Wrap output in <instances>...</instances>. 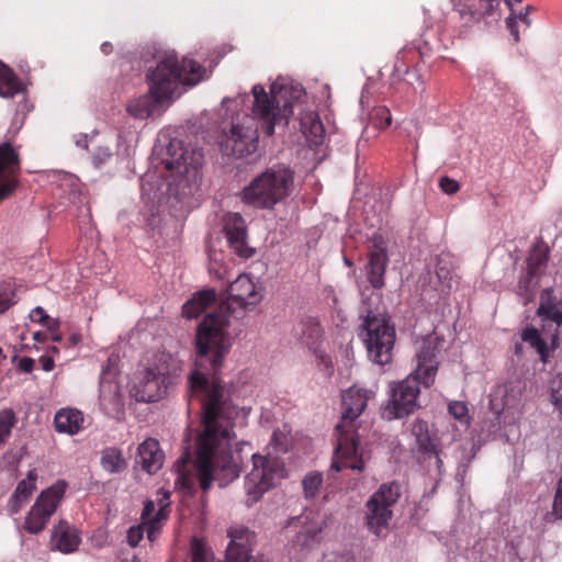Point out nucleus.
Wrapping results in <instances>:
<instances>
[{"instance_id":"nucleus-1","label":"nucleus","mask_w":562,"mask_h":562,"mask_svg":"<svg viewBox=\"0 0 562 562\" xmlns=\"http://www.w3.org/2000/svg\"><path fill=\"white\" fill-rule=\"evenodd\" d=\"M228 297L215 311L207 313L198 326L195 370L189 375V396L198 398L203 411L194 457L186 449L175 463V488L192 493L195 485L207 491L213 482L223 487L240 473V452L247 442H236L234 419L239 409L216 374L228 352V317L241 318L262 299L261 286L248 276H238L228 286Z\"/></svg>"},{"instance_id":"nucleus-2","label":"nucleus","mask_w":562,"mask_h":562,"mask_svg":"<svg viewBox=\"0 0 562 562\" xmlns=\"http://www.w3.org/2000/svg\"><path fill=\"white\" fill-rule=\"evenodd\" d=\"M304 95V89L300 83L290 78L278 77L269 83L268 89L257 83L252 86L250 95L244 93L236 98H224L222 108L227 111L248 100L251 103V114L233 116L229 130L223 134L222 153L235 158L254 154L258 146L259 126L266 135H272L276 125L288 124L294 104Z\"/></svg>"},{"instance_id":"nucleus-3","label":"nucleus","mask_w":562,"mask_h":562,"mask_svg":"<svg viewBox=\"0 0 562 562\" xmlns=\"http://www.w3.org/2000/svg\"><path fill=\"white\" fill-rule=\"evenodd\" d=\"M202 162V151L186 147L176 130H161L153 148L151 167L140 178L143 201L155 207L191 194Z\"/></svg>"},{"instance_id":"nucleus-4","label":"nucleus","mask_w":562,"mask_h":562,"mask_svg":"<svg viewBox=\"0 0 562 562\" xmlns=\"http://www.w3.org/2000/svg\"><path fill=\"white\" fill-rule=\"evenodd\" d=\"M374 397L375 389L359 385H352L342 393V411L340 422L336 426L337 447L331 470L338 472L342 468H348L353 471H363L369 457L359 443V417L364 412L369 401Z\"/></svg>"},{"instance_id":"nucleus-5","label":"nucleus","mask_w":562,"mask_h":562,"mask_svg":"<svg viewBox=\"0 0 562 562\" xmlns=\"http://www.w3.org/2000/svg\"><path fill=\"white\" fill-rule=\"evenodd\" d=\"M437 338H424L416 351V368L403 381L390 384V401L383 415L389 419L402 418L417 408L419 382L428 387L436 378L438 369Z\"/></svg>"},{"instance_id":"nucleus-6","label":"nucleus","mask_w":562,"mask_h":562,"mask_svg":"<svg viewBox=\"0 0 562 562\" xmlns=\"http://www.w3.org/2000/svg\"><path fill=\"white\" fill-rule=\"evenodd\" d=\"M155 66L147 69L146 80L150 92L170 104L183 92L209 77L205 68L189 58L179 59L173 50L159 52Z\"/></svg>"},{"instance_id":"nucleus-7","label":"nucleus","mask_w":562,"mask_h":562,"mask_svg":"<svg viewBox=\"0 0 562 562\" xmlns=\"http://www.w3.org/2000/svg\"><path fill=\"white\" fill-rule=\"evenodd\" d=\"M183 362L168 352H159L133 378L130 393L137 402H156L166 395L182 372Z\"/></svg>"},{"instance_id":"nucleus-8","label":"nucleus","mask_w":562,"mask_h":562,"mask_svg":"<svg viewBox=\"0 0 562 562\" xmlns=\"http://www.w3.org/2000/svg\"><path fill=\"white\" fill-rule=\"evenodd\" d=\"M294 187V172L283 164H276L256 176L241 193V201L259 210H270L285 198Z\"/></svg>"},{"instance_id":"nucleus-9","label":"nucleus","mask_w":562,"mask_h":562,"mask_svg":"<svg viewBox=\"0 0 562 562\" xmlns=\"http://www.w3.org/2000/svg\"><path fill=\"white\" fill-rule=\"evenodd\" d=\"M537 315L542 324V330L527 327L522 331L521 339L536 350L542 362H547L550 351L547 340L554 345L558 339V329L562 325V299L553 295L551 289L543 290Z\"/></svg>"},{"instance_id":"nucleus-10","label":"nucleus","mask_w":562,"mask_h":562,"mask_svg":"<svg viewBox=\"0 0 562 562\" xmlns=\"http://www.w3.org/2000/svg\"><path fill=\"white\" fill-rule=\"evenodd\" d=\"M252 468L245 477L244 488L246 503L251 506L285 476L284 463L281 458L267 452L266 456L254 453Z\"/></svg>"},{"instance_id":"nucleus-11","label":"nucleus","mask_w":562,"mask_h":562,"mask_svg":"<svg viewBox=\"0 0 562 562\" xmlns=\"http://www.w3.org/2000/svg\"><path fill=\"white\" fill-rule=\"evenodd\" d=\"M360 336L369 358L374 363L384 366L391 361L395 329L386 314L369 312L362 324Z\"/></svg>"},{"instance_id":"nucleus-12","label":"nucleus","mask_w":562,"mask_h":562,"mask_svg":"<svg viewBox=\"0 0 562 562\" xmlns=\"http://www.w3.org/2000/svg\"><path fill=\"white\" fill-rule=\"evenodd\" d=\"M400 497L397 483L382 484L366 504V525L368 529L379 538H385L390 531L393 517L392 507Z\"/></svg>"},{"instance_id":"nucleus-13","label":"nucleus","mask_w":562,"mask_h":562,"mask_svg":"<svg viewBox=\"0 0 562 562\" xmlns=\"http://www.w3.org/2000/svg\"><path fill=\"white\" fill-rule=\"evenodd\" d=\"M66 487L67 484L64 481H58L37 496L25 517L23 525L25 531L37 535L45 529L48 520L59 506Z\"/></svg>"},{"instance_id":"nucleus-14","label":"nucleus","mask_w":562,"mask_h":562,"mask_svg":"<svg viewBox=\"0 0 562 562\" xmlns=\"http://www.w3.org/2000/svg\"><path fill=\"white\" fill-rule=\"evenodd\" d=\"M459 16L458 34L465 38L473 29L487 18L498 16L502 0H450Z\"/></svg>"},{"instance_id":"nucleus-15","label":"nucleus","mask_w":562,"mask_h":562,"mask_svg":"<svg viewBox=\"0 0 562 562\" xmlns=\"http://www.w3.org/2000/svg\"><path fill=\"white\" fill-rule=\"evenodd\" d=\"M99 406L105 415L114 418H121L124 413L122 394L119 383L115 381V370L111 367L101 372Z\"/></svg>"},{"instance_id":"nucleus-16","label":"nucleus","mask_w":562,"mask_h":562,"mask_svg":"<svg viewBox=\"0 0 562 562\" xmlns=\"http://www.w3.org/2000/svg\"><path fill=\"white\" fill-rule=\"evenodd\" d=\"M19 156L9 143L0 144V202L11 195L18 184Z\"/></svg>"},{"instance_id":"nucleus-17","label":"nucleus","mask_w":562,"mask_h":562,"mask_svg":"<svg viewBox=\"0 0 562 562\" xmlns=\"http://www.w3.org/2000/svg\"><path fill=\"white\" fill-rule=\"evenodd\" d=\"M224 232L232 250L241 258L252 256V248L247 245L245 220L238 213H229L224 218Z\"/></svg>"},{"instance_id":"nucleus-18","label":"nucleus","mask_w":562,"mask_h":562,"mask_svg":"<svg viewBox=\"0 0 562 562\" xmlns=\"http://www.w3.org/2000/svg\"><path fill=\"white\" fill-rule=\"evenodd\" d=\"M158 97V94L151 93L148 88V92L146 94L135 98L127 103L126 111L130 115L138 120H145L156 114H160L170 105V103L166 100L159 99Z\"/></svg>"},{"instance_id":"nucleus-19","label":"nucleus","mask_w":562,"mask_h":562,"mask_svg":"<svg viewBox=\"0 0 562 562\" xmlns=\"http://www.w3.org/2000/svg\"><path fill=\"white\" fill-rule=\"evenodd\" d=\"M411 432L419 451L432 457L438 472L441 473L442 460L437 449L436 436L430 431L428 423L422 419L415 420L412 424Z\"/></svg>"},{"instance_id":"nucleus-20","label":"nucleus","mask_w":562,"mask_h":562,"mask_svg":"<svg viewBox=\"0 0 562 562\" xmlns=\"http://www.w3.org/2000/svg\"><path fill=\"white\" fill-rule=\"evenodd\" d=\"M50 543L53 549L61 553H72L79 547L80 536L75 527L60 520L52 530Z\"/></svg>"},{"instance_id":"nucleus-21","label":"nucleus","mask_w":562,"mask_h":562,"mask_svg":"<svg viewBox=\"0 0 562 562\" xmlns=\"http://www.w3.org/2000/svg\"><path fill=\"white\" fill-rule=\"evenodd\" d=\"M167 517L168 512H166V504L158 508L154 501H148L145 503L142 513V522L146 527L147 539L150 542L156 539L161 521L167 519Z\"/></svg>"},{"instance_id":"nucleus-22","label":"nucleus","mask_w":562,"mask_h":562,"mask_svg":"<svg viewBox=\"0 0 562 562\" xmlns=\"http://www.w3.org/2000/svg\"><path fill=\"white\" fill-rule=\"evenodd\" d=\"M139 463L148 473H156L162 465L164 454L156 439L149 438L138 447Z\"/></svg>"},{"instance_id":"nucleus-23","label":"nucleus","mask_w":562,"mask_h":562,"mask_svg":"<svg viewBox=\"0 0 562 562\" xmlns=\"http://www.w3.org/2000/svg\"><path fill=\"white\" fill-rule=\"evenodd\" d=\"M301 131L311 146H318L323 144L325 137L324 126L314 112H306L300 119Z\"/></svg>"},{"instance_id":"nucleus-24","label":"nucleus","mask_w":562,"mask_h":562,"mask_svg":"<svg viewBox=\"0 0 562 562\" xmlns=\"http://www.w3.org/2000/svg\"><path fill=\"white\" fill-rule=\"evenodd\" d=\"M82 413L72 408H63L55 415L54 424L58 432L75 435L81 429Z\"/></svg>"},{"instance_id":"nucleus-25","label":"nucleus","mask_w":562,"mask_h":562,"mask_svg":"<svg viewBox=\"0 0 562 562\" xmlns=\"http://www.w3.org/2000/svg\"><path fill=\"white\" fill-rule=\"evenodd\" d=\"M435 289L441 293H448L457 283L451 261L448 257H440L435 267V280L430 279Z\"/></svg>"},{"instance_id":"nucleus-26","label":"nucleus","mask_w":562,"mask_h":562,"mask_svg":"<svg viewBox=\"0 0 562 562\" xmlns=\"http://www.w3.org/2000/svg\"><path fill=\"white\" fill-rule=\"evenodd\" d=\"M216 294L214 290H203L196 292L189 301L182 306V315L188 318H195L209 305L215 301Z\"/></svg>"},{"instance_id":"nucleus-27","label":"nucleus","mask_w":562,"mask_h":562,"mask_svg":"<svg viewBox=\"0 0 562 562\" xmlns=\"http://www.w3.org/2000/svg\"><path fill=\"white\" fill-rule=\"evenodd\" d=\"M22 91L23 86L13 71L0 61V97L12 98Z\"/></svg>"},{"instance_id":"nucleus-28","label":"nucleus","mask_w":562,"mask_h":562,"mask_svg":"<svg viewBox=\"0 0 562 562\" xmlns=\"http://www.w3.org/2000/svg\"><path fill=\"white\" fill-rule=\"evenodd\" d=\"M387 263L386 255H372L370 254L368 263V278L372 286L381 288L384 284L383 276Z\"/></svg>"},{"instance_id":"nucleus-29","label":"nucleus","mask_w":562,"mask_h":562,"mask_svg":"<svg viewBox=\"0 0 562 562\" xmlns=\"http://www.w3.org/2000/svg\"><path fill=\"white\" fill-rule=\"evenodd\" d=\"M321 336L322 328L316 319L310 317L302 321L300 337L305 345L314 348Z\"/></svg>"},{"instance_id":"nucleus-30","label":"nucleus","mask_w":562,"mask_h":562,"mask_svg":"<svg viewBox=\"0 0 562 562\" xmlns=\"http://www.w3.org/2000/svg\"><path fill=\"white\" fill-rule=\"evenodd\" d=\"M548 261V249L543 245L532 248L527 260V269L531 274H539Z\"/></svg>"},{"instance_id":"nucleus-31","label":"nucleus","mask_w":562,"mask_h":562,"mask_svg":"<svg viewBox=\"0 0 562 562\" xmlns=\"http://www.w3.org/2000/svg\"><path fill=\"white\" fill-rule=\"evenodd\" d=\"M101 465L105 471L116 473L124 469L125 462L119 450L110 448L102 452Z\"/></svg>"},{"instance_id":"nucleus-32","label":"nucleus","mask_w":562,"mask_h":562,"mask_svg":"<svg viewBox=\"0 0 562 562\" xmlns=\"http://www.w3.org/2000/svg\"><path fill=\"white\" fill-rule=\"evenodd\" d=\"M505 1H506V4L512 10L510 15L506 19V25H507V29L509 30L512 36L514 37V40L518 41L519 34H518V30H517V20L522 22L528 27L530 25V20L528 18V14L532 10V7L527 5L525 9V12H519L517 15H515L513 12V0H505Z\"/></svg>"},{"instance_id":"nucleus-33","label":"nucleus","mask_w":562,"mask_h":562,"mask_svg":"<svg viewBox=\"0 0 562 562\" xmlns=\"http://www.w3.org/2000/svg\"><path fill=\"white\" fill-rule=\"evenodd\" d=\"M15 423V414L11 408L0 411V447L3 446L11 436Z\"/></svg>"},{"instance_id":"nucleus-34","label":"nucleus","mask_w":562,"mask_h":562,"mask_svg":"<svg viewBox=\"0 0 562 562\" xmlns=\"http://www.w3.org/2000/svg\"><path fill=\"white\" fill-rule=\"evenodd\" d=\"M323 483V475L318 472H312L305 475L302 485L306 498H314Z\"/></svg>"},{"instance_id":"nucleus-35","label":"nucleus","mask_w":562,"mask_h":562,"mask_svg":"<svg viewBox=\"0 0 562 562\" xmlns=\"http://www.w3.org/2000/svg\"><path fill=\"white\" fill-rule=\"evenodd\" d=\"M321 531L322 525L319 522L312 521L296 535V542L300 543L302 547H307L310 546V543L316 540Z\"/></svg>"},{"instance_id":"nucleus-36","label":"nucleus","mask_w":562,"mask_h":562,"mask_svg":"<svg viewBox=\"0 0 562 562\" xmlns=\"http://www.w3.org/2000/svg\"><path fill=\"white\" fill-rule=\"evenodd\" d=\"M289 448V438L285 434L276 430L273 431L270 440V445L268 447V452H271L272 456H277L280 458V453H284Z\"/></svg>"},{"instance_id":"nucleus-37","label":"nucleus","mask_w":562,"mask_h":562,"mask_svg":"<svg viewBox=\"0 0 562 562\" xmlns=\"http://www.w3.org/2000/svg\"><path fill=\"white\" fill-rule=\"evenodd\" d=\"M371 123L378 128H385L392 122L390 110L385 106H375L370 113Z\"/></svg>"},{"instance_id":"nucleus-38","label":"nucleus","mask_w":562,"mask_h":562,"mask_svg":"<svg viewBox=\"0 0 562 562\" xmlns=\"http://www.w3.org/2000/svg\"><path fill=\"white\" fill-rule=\"evenodd\" d=\"M538 274L529 273L527 269V273L521 278L518 284V293L525 297V301L528 302L533 297L535 289L537 286V278Z\"/></svg>"},{"instance_id":"nucleus-39","label":"nucleus","mask_w":562,"mask_h":562,"mask_svg":"<svg viewBox=\"0 0 562 562\" xmlns=\"http://www.w3.org/2000/svg\"><path fill=\"white\" fill-rule=\"evenodd\" d=\"M36 479H37L36 471L30 470L27 472L26 477L18 483V486L14 492H16L21 496L25 497L26 499H29L32 492L35 490Z\"/></svg>"},{"instance_id":"nucleus-40","label":"nucleus","mask_w":562,"mask_h":562,"mask_svg":"<svg viewBox=\"0 0 562 562\" xmlns=\"http://www.w3.org/2000/svg\"><path fill=\"white\" fill-rule=\"evenodd\" d=\"M461 452H462V459L460 460V463H459V467L457 470V474H456L457 481L460 483L463 482L465 472H467V467L470 463L471 459L475 454L474 446L469 445V447L462 448Z\"/></svg>"},{"instance_id":"nucleus-41","label":"nucleus","mask_w":562,"mask_h":562,"mask_svg":"<svg viewBox=\"0 0 562 562\" xmlns=\"http://www.w3.org/2000/svg\"><path fill=\"white\" fill-rule=\"evenodd\" d=\"M449 413L461 424H469V409L464 402L453 401L448 406Z\"/></svg>"},{"instance_id":"nucleus-42","label":"nucleus","mask_w":562,"mask_h":562,"mask_svg":"<svg viewBox=\"0 0 562 562\" xmlns=\"http://www.w3.org/2000/svg\"><path fill=\"white\" fill-rule=\"evenodd\" d=\"M61 188L64 191L68 190L69 202L75 203L79 198V184L78 179L72 175H64Z\"/></svg>"},{"instance_id":"nucleus-43","label":"nucleus","mask_w":562,"mask_h":562,"mask_svg":"<svg viewBox=\"0 0 562 562\" xmlns=\"http://www.w3.org/2000/svg\"><path fill=\"white\" fill-rule=\"evenodd\" d=\"M551 401L562 415V375H557L551 381Z\"/></svg>"},{"instance_id":"nucleus-44","label":"nucleus","mask_w":562,"mask_h":562,"mask_svg":"<svg viewBox=\"0 0 562 562\" xmlns=\"http://www.w3.org/2000/svg\"><path fill=\"white\" fill-rule=\"evenodd\" d=\"M322 562H356V560L351 551L344 550L325 554Z\"/></svg>"},{"instance_id":"nucleus-45","label":"nucleus","mask_w":562,"mask_h":562,"mask_svg":"<svg viewBox=\"0 0 562 562\" xmlns=\"http://www.w3.org/2000/svg\"><path fill=\"white\" fill-rule=\"evenodd\" d=\"M440 43L434 37L430 40H425L422 44L418 45L419 54L423 58L430 57L432 54L439 52Z\"/></svg>"},{"instance_id":"nucleus-46","label":"nucleus","mask_w":562,"mask_h":562,"mask_svg":"<svg viewBox=\"0 0 562 562\" xmlns=\"http://www.w3.org/2000/svg\"><path fill=\"white\" fill-rule=\"evenodd\" d=\"M146 532V527L142 522L138 526H133L127 531V542L132 547H136L139 541L143 539L144 533Z\"/></svg>"},{"instance_id":"nucleus-47","label":"nucleus","mask_w":562,"mask_h":562,"mask_svg":"<svg viewBox=\"0 0 562 562\" xmlns=\"http://www.w3.org/2000/svg\"><path fill=\"white\" fill-rule=\"evenodd\" d=\"M27 499L23 496H21L20 494H18L16 492H14L9 502H8V505H7V508H8V513L10 515H15L20 512V509L26 504Z\"/></svg>"},{"instance_id":"nucleus-48","label":"nucleus","mask_w":562,"mask_h":562,"mask_svg":"<svg viewBox=\"0 0 562 562\" xmlns=\"http://www.w3.org/2000/svg\"><path fill=\"white\" fill-rule=\"evenodd\" d=\"M552 514L562 519V477L558 481L557 491L553 499Z\"/></svg>"},{"instance_id":"nucleus-49","label":"nucleus","mask_w":562,"mask_h":562,"mask_svg":"<svg viewBox=\"0 0 562 562\" xmlns=\"http://www.w3.org/2000/svg\"><path fill=\"white\" fill-rule=\"evenodd\" d=\"M112 157V153L108 147H99L93 156L92 162L97 168L102 167L110 158Z\"/></svg>"},{"instance_id":"nucleus-50","label":"nucleus","mask_w":562,"mask_h":562,"mask_svg":"<svg viewBox=\"0 0 562 562\" xmlns=\"http://www.w3.org/2000/svg\"><path fill=\"white\" fill-rule=\"evenodd\" d=\"M371 243H372V249H371V252L372 255H378V254H381V255H386V243L383 238V236L379 233H374L372 238H371Z\"/></svg>"},{"instance_id":"nucleus-51","label":"nucleus","mask_w":562,"mask_h":562,"mask_svg":"<svg viewBox=\"0 0 562 562\" xmlns=\"http://www.w3.org/2000/svg\"><path fill=\"white\" fill-rule=\"evenodd\" d=\"M439 187L447 194H453L460 189L459 182L449 177H442Z\"/></svg>"},{"instance_id":"nucleus-52","label":"nucleus","mask_w":562,"mask_h":562,"mask_svg":"<svg viewBox=\"0 0 562 562\" xmlns=\"http://www.w3.org/2000/svg\"><path fill=\"white\" fill-rule=\"evenodd\" d=\"M30 318L33 322H37L40 324H44L46 321H48V315L46 314V312L42 307L37 306L34 310H32V312L30 314Z\"/></svg>"},{"instance_id":"nucleus-53","label":"nucleus","mask_w":562,"mask_h":562,"mask_svg":"<svg viewBox=\"0 0 562 562\" xmlns=\"http://www.w3.org/2000/svg\"><path fill=\"white\" fill-rule=\"evenodd\" d=\"M35 361L32 358L23 357L19 360L18 367L22 372L30 373L34 368Z\"/></svg>"},{"instance_id":"nucleus-54","label":"nucleus","mask_w":562,"mask_h":562,"mask_svg":"<svg viewBox=\"0 0 562 562\" xmlns=\"http://www.w3.org/2000/svg\"><path fill=\"white\" fill-rule=\"evenodd\" d=\"M88 140H89V137L87 134L74 135V142H75L76 146L79 148L87 149Z\"/></svg>"},{"instance_id":"nucleus-55","label":"nucleus","mask_w":562,"mask_h":562,"mask_svg":"<svg viewBox=\"0 0 562 562\" xmlns=\"http://www.w3.org/2000/svg\"><path fill=\"white\" fill-rule=\"evenodd\" d=\"M12 304L8 292H0V313L7 311Z\"/></svg>"},{"instance_id":"nucleus-56","label":"nucleus","mask_w":562,"mask_h":562,"mask_svg":"<svg viewBox=\"0 0 562 562\" xmlns=\"http://www.w3.org/2000/svg\"><path fill=\"white\" fill-rule=\"evenodd\" d=\"M158 494L160 495L159 499H158V504L157 507L160 508L161 505H165L166 504V509L168 508L169 506V496H170V493L168 491H165V490H160L158 492Z\"/></svg>"},{"instance_id":"nucleus-57","label":"nucleus","mask_w":562,"mask_h":562,"mask_svg":"<svg viewBox=\"0 0 562 562\" xmlns=\"http://www.w3.org/2000/svg\"><path fill=\"white\" fill-rule=\"evenodd\" d=\"M41 362H42V367H43V370L48 372V371H52L53 368H54V361L53 359L50 358H47V357H43L41 359Z\"/></svg>"},{"instance_id":"nucleus-58","label":"nucleus","mask_w":562,"mask_h":562,"mask_svg":"<svg viewBox=\"0 0 562 562\" xmlns=\"http://www.w3.org/2000/svg\"><path fill=\"white\" fill-rule=\"evenodd\" d=\"M101 50L108 55L110 54V52L112 50V45L109 43V42H104L102 45H101Z\"/></svg>"},{"instance_id":"nucleus-59","label":"nucleus","mask_w":562,"mask_h":562,"mask_svg":"<svg viewBox=\"0 0 562 562\" xmlns=\"http://www.w3.org/2000/svg\"><path fill=\"white\" fill-rule=\"evenodd\" d=\"M79 341V337L77 335H72L70 337V344L76 345Z\"/></svg>"},{"instance_id":"nucleus-60","label":"nucleus","mask_w":562,"mask_h":562,"mask_svg":"<svg viewBox=\"0 0 562 562\" xmlns=\"http://www.w3.org/2000/svg\"><path fill=\"white\" fill-rule=\"evenodd\" d=\"M57 321H52L48 325V329L54 330L57 327Z\"/></svg>"},{"instance_id":"nucleus-61","label":"nucleus","mask_w":562,"mask_h":562,"mask_svg":"<svg viewBox=\"0 0 562 562\" xmlns=\"http://www.w3.org/2000/svg\"><path fill=\"white\" fill-rule=\"evenodd\" d=\"M41 336H42V334L40 331H36V333L33 334L34 340H37V341L41 340Z\"/></svg>"},{"instance_id":"nucleus-62","label":"nucleus","mask_w":562,"mask_h":562,"mask_svg":"<svg viewBox=\"0 0 562 562\" xmlns=\"http://www.w3.org/2000/svg\"><path fill=\"white\" fill-rule=\"evenodd\" d=\"M52 339H53L54 341H58V340L60 339V336H58V335L52 336Z\"/></svg>"},{"instance_id":"nucleus-63","label":"nucleus","mask_w":562,"mask_h":562,"mask_svg":"<svg viewBox=\"0 0 562 562\" xmlns=\"http://www.w3.org/2000/svg\"><path fill=\"white\" fill-rule=\"evenodd\" d=\"M132 562H139V559L136 555H133Z\"/></svg>"},{"instance_id":"nucleus-64","label":"nucleus","mask_w":562,"mask_h":562,"mask_svg":"<svg viewBox=\"0 0 562 562\" xmlns=\"http://www.w3.org/2000/svg\"><path fill=\"white\" fill-rule=\"evenodd\" d=\"M519 351H520V346H519V345H517V346H516V353H518Z\"/></svg>"}]
</instances>
